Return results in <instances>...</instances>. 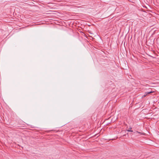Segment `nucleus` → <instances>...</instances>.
Wrapping results in <instances>:
<instances>
[{"mask_svg":"<svg viewBox=\"0 0 159 159\" xmlns=\"http://www.w3.org/2000/svg\"><path fill=\"white\" fill-rule=\"evenodd\" d=\"M146 95V94H145V95H143V98L144 97H145Z\"/></svg>","mask_w":159,"mask_h":159,"instance_id":"obj_5","label":"nucleus"},{"mask_svg":"<svg viewBox=\"0 0 159 159\" xmlns=\"http://www.w3.org/2000/svg\"><path fill=\"white\" fill-rule=\"evenodd\" d=\"M111 116L110 117V118H111Z\"/></svg>","mask_w":159,"mask_h":159,"instance_id":"obj_8","label":"nucleus"},{"mask_svg":"<svg viewBox=\"0 0 159 159\" xmlns=\"http://www.w3.org/2000/svg\"><path fill=\"white\" fill-rule=\"evenodd\" d=\"M137 132L139 133H140L139 132H138V131H137Z\"/></svg>","mask_w":159,"mask_h":159,"instance_id":"obj_6","label":"nucleus"},{"mask_svg":"<svg viewBox=\"0 0 159 159\" xmlns=\"http://www.w3.org/2000/svg\"><path fill=\"white\" fill-rule=\"evenodd\" d=\"M131 129H132V128H130V129H129V130H127V131H129V132H132L133 131L131 130Z\"/></svg>","mask_w":159,"mask_h":159,"instance_id":"obj_2","label":"nucleus"},{"mask_svg":"<svg viewBox=\"0 0 159 159\" xmlns=\"http://www.w3.org/2000/svg\"><path fill=\"white\" fill-rule=\"evenodd\" d=\"M113 140V139H110V140Z\"/></svg>","mask_w":159,"mask_h":159,"instance_id":"obj_7","label":"nucleus"},{"mask_svg":"<svg viewBox=\"0 0 159 159\" xmlns=\"http://www.w3.org/2000/svg\"><path fill=\"white\" fill-rule=\"evenodd\" d=\"M149 92V94H150V93H153L154 91H151L150 92Z\"/></svg>","mask_w":159,"mask_h":159,"instance_id":"obj_4","label":"nucleus"},{"mask_svg":"<svg viewBox=\"0 0 159 159\" xmlns=\"http://www.w3.org/2000/svg\"><path fill=\"white\" fill-rule=\"evenodd\" d=\"M116 120V118L114 117L113 118L111 119V122H114Z\"/></svg>","mask_w":159,"mask_h":159,"instance_id":"obj_1","label":"nucleus"},{"mask_svg":"<svg viewBox=\"0 0 159 159\" xmlns=\"http://www.w3.org/2000/svg\"><path fill=\"white\" fill-rule=\"evenodd\" d=\"M145 94H146V95H147L149 94V92H146L145 93Z\"/></svg>","mask_w":159,"mask_h":159,"instance_id":"obj_3","label":"nucleus"}]
</instances>
